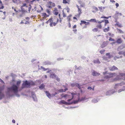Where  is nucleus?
Returning <instances> with one entry per match:
<instances>
[{"instance_id":"nucleus-1","label":"nucleus","mask_w":125,"mask_h":125,"mask_svg":"<svg viewBox=\"0 0 125 125\" xmlns=\"http://www.w3.org/2000/svg\"><path fill=\"white\" fill-rule=\"evenodd\" d=\"M21 83V81H18L17 82L16 84H13L10 87H7L6 94L8 93H9V92H10L11 91H14L16 93L17 92L18 87H19Z\"/></svg>"},{"instance_id":"nucleus-2","label":"nucleus","mask_w":125,"mask_h":125,"mask_svg":"<svg viewBox=\"0 0 125 125\" xmlns=\"http://www.w3.org/2000/svg\"><path fill=\"white\" fill-rule=\"evenodd\" d=\"M19 88L18 87V91L16 93L14 91H11L10 92H9V93H6V95H8L9 97H13L15 95L17 97H19L20 95L18 94V92L19 91H21L23 89L25 88L22 85V86L19 89Z\"/></svg>"},{"instance_id":"nucleus-3","label":"nucleus","mask_w":125,"mask_h":125,"mask_svg":"<svg viewBox=\"0 0 125 125\" xmlns=\"http://www.w3.org/2000/svg\"><path fill=\"white\" fill-rule=\"evenodd\" d=\"M22 85L25 88H30L31 86L35 85V83L32 81H30L26 80L23 81Z\"/></svg>"},{"instance_id":"nucleus-4","label":"nucleus","mask_w":125,"mask_h":125,"mask_svg":"<svg viewBox=\"0 0 125 125\" xmlns=\"http://www.w3.org/2000/svg\"><path fill=\"white\" fill-rule=\"evenodd\" d=\"M70 93L71 94V95L67 94H62L61 95V96L62 98L64 97L66 99H68L67 101L69 102L73 98L75 95H76V93L72 92Z\"/></svg>"},{"instance_id":"nucleus-5","label":"nucleus","mask_w":125,"mask_h":125,"mask_svg":"<svg viewBox=\"0 0 125 125\" xmlns=\"http://www.w3.org/2000/svg\"><path fill=\"white\" fill-rule=\"evenodd\" d=\"M4 86H0V100L2 99L5 96V95L3 91L4 89Z\"/></svg>"},{"instance_id":"nucleus-6","label":"nucleus","mask_w":125,"mask_h":125,"mask_svg":"<svg viewBox=\"0 0 125 125\" xmlns=\"http://www.w3.org/2000/svg\"><path fill=\"white\" fill-rule=\"evenodd\" d=\"M108 75H106L104 77V78L106 79H108L110 78L113 77L115 76L116 74L115 73H110L108 74Z\"/></svg>"},{"instance_id":"nucleus-7","label":"nucleus","mask_w":125,"mask_h":125,"mask_svg":"<svg viewBox=\"0 0 125 125\" xmlns=\"http://www.w3.org/2000/svg\"><path fill=\"white\" fill-rule=\"evenodd\" d=\"M57 10L56 9H55V20H56V21L58 22L59 21V19H60V14H59L58 15H57L58 14V12H57Z\"/></svg>"},{"instance_id":"nucleus-8","label":"nucleus","mask_w":125,"mask_h":125,"mask_svg":"<svg viewBox=\"0 0 125 125\" xmlns=\"http://www.w3.org/2000/svg\"><path fill=\"white\" fill-rule=\"evenodd\" d=\"M31 94L32 98L33 99L34 101L37 102V99L35 93L34 92L32 91L31 92Z\"/></svg>"},{"instance_id":"nucleus-9","label":"nucleus","mask_w":125,"mask_h":125,"mask_svg":"<svg viewBox=\"0 0 125 125\" xmlns=\"http://www.w3.org/2000/svg\"><path fill=\"white\" fill-rule=\"evenodd\" d=\"M46 95L50 99L51 98V97H52L53 96H55V94L52 95H51L50 93L47 91H46L45 92Z\"/></svg>"},{"instance_id":"nucleus-10","label":"nucleus","mask_w":125,"mask_h":125,"mask_svg":"<svg viewBox=\"0 0 125 125\" xmlns=\"http://www.w3.org/2000/svg\"><path fill=\"white\" fill-rule=\"evenodd\" d=\"M48 3L50 5L48 6L47 7L49 8H51L52 6H55V3H52V2L51 1H49L48 2Z\"/></svg>"},{"instance_id":"nucleus-11","label":"nucleus","mask_w":125,"mask_h":125,"mask_svg":"<svg viewBox=\"0 0 125 125\" xmlns=\"http://www.w3.org/2000/svg\"><path fill=\"white\" fill-rule=\"evenodd\" d=\"M109 69V70L111 71H115V70L118 69L114 65L113 66L110 67Z\"/></svg>"},{"instance_id":"nucleus-12","label":"nucleus","mask_w":125,"mask_h":125,"mask_svg":"<svg viewBox=\"0 0 125 125\" xmlns=\"http://www.w3.org/2000/svg\"><path fill=\"white\" fill-rule=\"evenodd\" d=\"M52 63L48 61H47L43 62V64L44 65H49L52 64Z\"/></svg>"},{"instance_id":"nucleus-13","label":"nucleus","mask_w":125,"mask_h":125,"mask_svg":"<svg viewBox=\"0 0 125 125\" xmlns=\"http://www.w3.org/2000/svg\"><path fill=\"white\" fill-rule=\"evenodd\" d=\"M78 99L77 100L74 101L73 102V103H72H72H74V104H77L78 102H81V101H82V100H83V98L82 99H80L79 97V96H78Z\"/></svg>"},{"instance_id":"nucleus-14","label":"nucleus","mask_w":125,"mask_h":125,"mask_svg":"<svg viewBox=\"0 0 125 125\" xmlns=\"http://www.w3.org/2000/svg\"><path fill=\"white\" fill-rule=\"evenodd\" d=\"M81 23H80V25H82V24H84L86 25H89L90 23L89 22H86V21H84L81 20Z\"/></svg>"},{"instance_id":"nucleus-15","label":"nucleus","mask_w":125,"mask_h":125,"mask_svg":"<svg viewBox=\"0 0 125 125\" xmlns=\"http://www.w3.org/2000/svg\"><path fill=\"white\" fill-rule=\"evenodd\" d=\"M92 75L93 76H98L100 75V74L95 72L94 71H93V72L92 73Z\"/></svg>"},{"instance_id":"nucleus-16","label":"nucleus","mask_w":125,"mask_h":125,"mask_svg":"<svg viewBox=\"0 0 125 125\" xmlns=\"http://www.w3.org/2000/svg\"><path fill=\"white\" fill-rule=\"evenodd\" d=\"M123 42V40L121 38H119L117 40L116 42L118 44H120L122 43Z\"/></svg>"},{"instance_id":"nucleus-17","label":"nucleus","mask_w":125,"mask_h":125,"mask_svg":"<svg viewBox=\"0 0 125 125\" xmlns=\"http://www.w3.org/2000/svg\"><path fill=\"white\" fill-rule=\"evenodd\" d=\"M119 15V12L117 11H116L115 15L113 16L114 18L117 19Z\"/></svg>"},{"instance_id":"nucleus-18","label":"nucleus","mask_w":125,"mask_h":125,"mask_svg":"<svg viewBox=\"0 0 125 125\" xmlns=\"http://www.w3.org/2000/svg\"><path fill=\"white\" fill-rule=\"evenodd\" d=\"M62 3L63 4H69L70 3V0H63Z\"/></svg>"},{"instance_id":"nucleus-19","label":"nucleus","mask_w":125,"mask_h":125,"mask_svg":"<svg viewBox=\"0 0 125 125\" xmlns=\"http://www.w3.org/2000/svg\"><path fill=\"white\" fill-rule=\"evenodd\" d=\"M45 85L43 83L41 84L39 86V88L40 89H43L45 88Z\"/></svg>"},{"instance_id":"nucleus-20","label":"nucleus","mask_w":125,"mask_h":125,"mask_svg":"<svg viewBox=\"0 0 125 125\" xmlns=\"http://www.w3.org/2000/svg\"><path fill=\"white\" fill-rule=\"evenodd\" d=\"M125 48V46L123 45H121L119 46L118 48V50H120L124 49Z\"/></svg>"},{"instance_id":"nucleus-21","label":"nucleus","mask_w":125,"mask_h":125,"mask_svg":"<svg viewBox=\"0 0 125 125\" xmlns=\"http://www.w3.org/2000/svg\"><path fill=\"white\" fill-rule=\"evenodd\" d=\"M115 25H117L120 28H121L123 26L122 24L119 23L118 22H117V23L115 24Z\"/></svg>"},{"instance_id":"nucleus-22","label":"nucleus","mask_w":125,"mask_h":125,"mask_svg":"<svg viewBox=\"0 0 125 125\" xmlns=\"http://www.w3.org/2000/svg\"><path fill=\"white\" fill-rule=\"evenodd\" d=\"M96 27L98 29H101L102 28V25L101 24H97L96 25Z\"/></svg>"},{"instance_id":"nucleus-23","label":"nucleus","mask_w":125,"mask_h":125,"mask_svg":"<svg viewBox=\"0 0 125 125\" xmlns=\"http://www.w3.org/2000/svg\"><path fill=\"white\" fill-rule=\"evenodd\" d=\"M76 7H77V8L78 9V13H82V12L81 11L82 10H81V8H80L79 7L78 5H77Z\"/></svg>"},{"instance_id":"nucleus-24","label":"nucleus","mask_w":125,"mask_h":125,"mask_svg":"<svg viewBox=\"0 0 125 125\" xmlns=\"http://www.w3.org/2000/svg\"><path fill=\"white\" fill-rule=\"evenodd\" d=\"M93 62L94 63H100L98 59L94 60Z\"/></svg>"},{"instance_id":"nucleus-25","label":"nucleus","mask_w":125,"mask_h":125,"mask_svg":"<svg viewBox=\"0 0 125 125\" xmlns=\"http://www.w3.org/2000/svg\"><path fill=\"white\" fill-rule=\"evenodd\" d=\"M60 103H62V104H67L68 103H67V102L65 101L64 100H61L60 102Z\"/></svg>"},{"instance_id":"nucleus-26","label":"nucleus","mask_w":125,"mask_h":125,"mask_svg":"<svg viewBox=\"0 0 125 125\" xmlns=\"http://www.w3.org/2000/svg\"><path fill=\"white\" fill-rule=\"evenodd\" d=\"M109 27H108L107 28H106L104 29V31L105 32H106L109 31Z\"/></svg>"},{"instance_id":"nucleus-27","label":"nucleus","mask_w":125,"mask_h":125,"mask_svg":"<svg viewBox=\"0 0 125 125\" xmlns=\"http://www.w3.org/2000/svg\"><path fill=\"white\" fill-rule=\"evenodd\" d=\"M104 25L105 26H106V25L108 23H109V22L108 21V20H104Z\"/></svg>"},{"instance_id":"nucleus-28","label":"nucleus","mask_w":125,"mask_h":125,"mask_svg":"<svg viewBox=\"0 0 125 125\" xmlns=\"http://www.w3.org/2000/svg\"><path fill=\"white\" fill-rule=\"evenodd\" d=\"M72 16V15L71 14H70L69 16H68L67 17V19L69 22H70L71 21V17Z\"/></svg>"},{"instance_id":"nucleus-29","label":"nucleus","mask_w":125,"mask_h":125,"mask_svg":"<svg viewBox=\"0 0 125 125\" xmlns=\"http://www.w3.org/2000/svg\"><path fill=\"white\" fill-rule=\"evenodd\" d=\"M68 89L67 88H66L64 90H63V89H60L59 90V91L60 92H65L67 90H68Z\"/></svg>"},{"instance_id":"nucleus-30","label":"nucleus","mask_w":125,"mask_h":125,"mask_svg":"<svg viewBox=\"0 0 125 125\" xmlns=\"http://www.w3.org/2000/svg\"><path fill=\"white\" fill-rule=\"evenodd\" d=\"M117 30L118 32H119L120 33H124L122 31L121 29L117 28Z\"/></svg>"},{"instance_id":"nucleus-31","label":"nucleus","mask_w":125,"mask_h":125,"mask_svg":"<svg viewBox=\"0 0 125 125\" xmlns=\"http://www.w3.org/2000/svg\"><path fill=\"white\" fill-rule=\"evenodd\" d=\"M106 56H109L108 57V58L109 59L111 57V56L110 55V53H106Z\"/></svg>"},{"instance_id":"nucleus-32","label":"nucleus","mask_w":125,"mask_h":125,"mask_svg":"<svg viewBox=\"0 0 125 125\" xmlns=\"http://www.w3.org/2000/svg\"><path fill=\"white\" fill-rule=\"evenodd\" d=\"M81 13H78V14H76L75 16L76 17L78 18H79L80 17V15H81Z\"/></svg>"},{"instance_id":"nucleus-33","label":"nucleus","mask_w":125,"mask_h":125,"mask_svg":"<svg viewBox=\"0 0 125 125\" xmlns=\"http://www.w3.org/2000/svg\"><path fill=\"white\" fill-rule=\"evenodd\" d=\"M92 31L94 32H97L98 31V29L97 28H95L93 29Z\"/></svg>"},{"instance_id":"nucleus-34","label":"nucleus","mask_w":125,"mask_h":125,"mask_svg":"<svg viewBox=\"0 0 125 125\" xmlns=\"http://www.w3.org/2000/svg\"><path fill=\"white\" fill-rule=\"evenodd\" d=\"M89 21L93 22H96V19H91Z\"/></svg>"},{"instance_id":"nucleus-35","label":"nucleus","mask_w":125,"mask_h":125,"mask_svg":"<svg viewBox=\"0 0 125 125\" xmlns=\"http://www.w3.org/2000/svg\"><path fill=\"white\" fill-rule=\"evenodd\" d=\"M41 69H43L44 71H45L46 70H47L49 69H48V68H46L42 66H41Z\"/></svg>"},{"instance_id":"nucleus-36","label":"nucleus","mask_w":125,"mask_h":125,"mask_svg":"<svg viewBox=\"0 0 125 125\" xmlns=\"http://www.w3.org/2000/svg\"><path fill=\"white\" fill-rule=\"evenodd\" d=\"M105 51V50H101L100 51V52L102 54L104 53V52Z\"/></svg>"},{"instance_id":"nucleus-37","label":"nucleus","mask_w":125,"mask_h":125,"mask_svg":"<svg viewBox=\"0 0 125 125\" xmlns=\"http://www.w3.org/2000/svg\"><path fill=\"white\" fill-rule=\"evenodd\" d=\"M117 85H119L121 86L123 85H125V83H124V82H122L118 84Z\"/></svg>"},{"instance_id":"nucleus-38","label":"nucleus","mask_w":125,"mask_h":125,"mask_svg":"<svg viewBox=\"0 0 125 125\" xmlns=\"http://www.w3.org/2000/svg\"><path fill=\"white\" fill-rule=\"evenodd\" d=\"M123 74H121L120 75H118V76H119V77L120 78H119L118 79H123Z\"/></svg>"},{"instance_id":"nucleus-39","label":"nucleus","mask_w":125,"mask_h":125,"mask_svg":"<svg viewBox=\"0 0 125 125\" xmlns=\"http://www.w3.org/2000/svg\"><path fill=\"white\" fill-rule=\"evenodd\" d=\"M50 77L52 78H54L55 77V74H51L50 75Z\"/></svg>"},{"instance_id":"nucleus-40","label":"nucleus","mask_w":125,"mask_h":125,"mask_svg":"<svg viewBox=\"0 0 125 125\" xmlns=\"http://www.w3.org/2000/svg\"><path fill=\"white\" fill-rule=\"evenodd\" d=\"M111 17V16H109V17H105V16H104V17L102 16L101 17V18H105V19H108L109 18H110Z\"/></svg>"},{"instance_id":"nucleus-41","label":"nucleus","mask_w":125,"mask_h":125,"mask_svg":"<svg viewBox=\"0 0 125 125\" xmlns=\"http://www.w3.org/2000/svg\"><path fill=\"white\" fill-rule=\"evenodd\" d=\"M53 24V26H55V22H53V23L52 22H51L50 23V26L52 27Z\"/></svg>"},{"instance_id":"nucleus-42","label":"nucleus","mask_w":125,"mask_h":125,"mask_svg":"<svg viewBox=\"0 0 125 125\" xmlns=\"http://www.w3.org/2000/svg\"><path fill=\"white\" fill-rule=\"evenodd\" d=\"M42 14H43V16L45 17L44 18L45 19L46 18V16L47 15L46 13H43Z\"/></svg>"},{"instance_id":"nucleus-43","label":"nucleus","mask_w":125,"mask_h":125,"mask_svg":"<svg viewBox=\"0 0 125 125\" xmlns=\"http://www.w3.org/2000/svg\"><path fill=\"white\" fill-rule=\"evenodd\" d=\"M52 18H51L48 20L49 22L51 23L53 22V21L52 20Z\"/></svg>"},{"instance_id":"nucleus-44","label":"nucleus","mask_w":125,"mask_h":125,"mask_svg":"<svg viewBox=\"0 0 125 125\" xmlns=\"http://www.w3.org/2000/svg\"><path fill=\"white\" fill-rule=\"evenodd\" d=\"M62 15L63 16V17H65L66 16V14L63 11Z\"/></svg>"},{"instance_id":"nucleus-45","label":"nucleus","mask_w":125,"mask_h":125,"mask_svg":"<svg viewBox=\"0 0 125 125\" xmlns=\"http://www.w3.org/2000/svg\"><path fill=\"white\" fill-rule=\"evenodd\" d=\"M76 83H72L71 84V86L72 87H74L75 86H76Z\"/></svg>"},{"instance_id":"nucleus-46","label":"nucleus","mask_w":125,"mask_h":125,"mask_svg":"<svg viewBox=\"0 0 125 125\" xmlns=\"http://www.w3.org/2000/svg\"><path fill=\"white\" fill-rule=\"evenodd\" d=\"M56 79L58 82H59L60 81V78L58 77L56 78Z\"/></svg>"},{"instance_id":"nucleus-47","label":"nucleus","mask_w":125,"mask_h":125,"mask_svg":"<svg viewBox=\"0 0 125 125\" xmlns=\"http://www.w3.org/2000/svg\"><path fill=\"white\" fill-rule=\"evenodd\" d=\"M26 6V7H27V6H26V4L25 3H24L22 5L21 7H22Z\"/></svg>"},{"instance_id":"nucleus-48","label":"nucleus","mask_w":125,"mask_h":125,"mask_svg":"<svg viewBox=\"0 0 125 125\" xmlns=\"http://www.w3.org/2000/svg\"><path fill=\"white\" fill-rule=\"evenodd\" d=\"M21 11L23 12H24L25 11V10L24 9H23L22 7H21Z\"/></svg>"},{"instance_id":"nucleus-49","label":"nucleus","mask_w":125,"mask_h":125,"mask_svg":"<svg viewBox=\"0 0 125 125\" xmlns=\"http://www.w3.org/2000/svg\"><path fill=\"white\" fill-rule=\"evenodd\" d=\"M76 86L80 89L81 88L79 84L78 83H76Z\"/></svg>"},{"instance_id":"nucleus-50","label":"nucleus","mask_w":125,"mask_h":125,"mask_svg":"<svg viewBox=\"0 0 125 125\" xmlns=\"http://www.w3.org/2000/svg\"><path fill=\"white\" fill-rule=\"evenodd\" d=\"M109 41H115V40L114 39H112V38L110 37L109 39Z\"/></svg>"},{"instance_id":"nucleus-51","label":"nucleus","mask_w":125,"mask_h":125,"mask_svg":"<svg viewBox=\"0 0 125 125\" xmlns=\"http://www.w3.org/2000/svg\"><path fill=\"white\" fill-rule=\"evenodd\" d=\"M123 52L122 51H120L118 53L120 55L122 54H123Z\"/></svg>"},{"instance_id":"nucleus-52","label":"nucleus","mask_w":125,"mask_h":125,"mask_svg":"<svg viewBox=\"0 0 125 125\" xmlns=\"http://www.w3.org/2000/svg\"><path fill=\"white\" fill-rule=\"evenodd\" d=\"M0 82L4 84V82L1 78H0Z\"/></svg>"},{"instance_id":"nucleus-53","label":"nucleus","mask_w":125,"mask_h":125,"mask_svg":"<svg viewBox=\"0 0 125 125\" xmlns=\"http://www.w3.org/2000/svg\"><path fill=\"white\" fill-rule=\"evenodd\" d=\"M46 12L47 13H48L49 14H50V11L48 9H47L46 10Z\"/></svg>"},{"instance_id":"nucleus-54","label":"nucleus","mask_w":125,"mask_h":125,"mask_svg":"<svg viewBox=\"0 0 125 125\" xmlns=\"http://www.w3.org/2000/svg\"><path fill=\"white\" fill-rule=\"evenodd\" d=\"M108 34L111 37L113 36V35L112 34H111L109 32L108 33Z\"/></svg>"},{"instance_id":"nucleus-55","label":"nucleus","mask_w":125,"mask_h":125,"mask_svg":"<svg viewBox=\"0 0 125 125\" xmlns=\"http://www.w3.org/2000/svg\"><path fill=\"white\" fill-rule=\"evenodd\" d=\"M124 89H120L118 90V92L119 93L122 91H124Z\"/></svg>"},{"instance_id":"nucleus-56","label":"nucleus","mask_w":125,"mask_h":125,"mask_svg":"<svg viewBox=\"0 0 125 125\" xmlns=\"http://www.w3.org/2000/svg\"><path fill=\"white\" fill-rule=\"evenodd\" d=\"M96 23H99V24H100L101 23V21H96Z\"/></svg>"},{"instance_id":"nucleus-57","label":"nucleus","mask_w":125,"mask_h":125,"mask_svg":"<svg viewBox=\"0 0 125 125\" xmlns=\"http://www.w3.org/2000/svg\"><path fill=\"white\" fill-rule=\"evenodd\" d=\"M115 5L116 6V8H117L119 6L118 3H116L115 4Z\"/></svg>"},{"instance_id":"nucleus-58","label":"nucleus","mask_w":125,"mask_h":125,"mask_svg":"<svg viewBox=\"0 0 125 125\" xmlns=\"http://www.w3.org/2000/svg\"><path fill=\"white\" fill-rule=\"evenodd\" d=\"M110 1L113 3L115 2V1L114 0H110Z\"/></svg>"},{"instance_id":"nucleus-59","label":"nucleus","mask_w":125,"mask_h":125,"mask_svg":"<svg viewBox=\"0 0 125 125\" xmlns=\"http://www.w3.org/2000/svg\"><path fill=\"white\" fill-rule=\"evenodd\" d=\"M12 122L13 123H15V120L14 119H13L12 120Z\"/></svg>"},{"instance_id":"nucleus-60","label":"nucleus","mask_w":125,"mask_h":125,"mask_svg":"<svg viewBox=\"0 0 125 125\" xmlns=\"http://www.w3.org/2000/svg\"><path fill=\"white\" fill-rule=\"evenodd\" d=\"M68 26H69V27L70 28L71 27V24H70V22H69V23Z\"/></svg>"},{"instance_id":"nucleus-61","label":"nucleus","mask_w":125,"mask_h":125,"mask_svg":"<svg viewBox=\"0 0 125 125\" xmlns=\"http://www.w3.org/2000/svg\"><path fill=\"white\" fill-rule=\"evenodd\" d=\"M31 7H29L28 8V11L30 12L31 10Z\"/></svg>"},{"instance_id":"nucleus-62","label":"nucleus","mask_w":125,"mask_h":125,"mask_svg":"<svg viewBox=\"0 0 125 125\" xmlns=\"http://www.w3.org/2000/svg\"><path fill=\"white\" fill-rule=\"evenodd\" d=\"M67 12L69 13V12L70 9L69 8H67Z\"/></svg>"},{"instance_id":"nucleus-63","label":"nucleus","mask_w":125,"mask_h":125,"mask_svg":"<svg viewBox=\"0 0 125 125\" xmlns=\"http://www.w3.org/2000/svg\"><path fill=\"white\" fill-rule=\"evenodd\" d=\"M87 89H90V90H91L92 89V88L91 87H88L87 88Z\"/></svg>"},{"instance_id":"nucleus-64","label":"nucleus","mask_w":125,"mask_h":125,"mask_svg":"<svg viewBox=\"0 0 125 125\" xmlns=\"http://www.w3.org/2000/svg\"><path fill=\"white\" fill-rule=\"evenodd\" d=\"M76 25H74L73 27V29H75L76 28Z\"/></svg>"}]
</instances>
